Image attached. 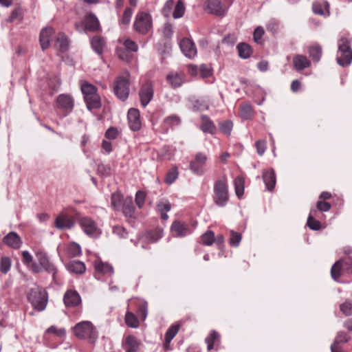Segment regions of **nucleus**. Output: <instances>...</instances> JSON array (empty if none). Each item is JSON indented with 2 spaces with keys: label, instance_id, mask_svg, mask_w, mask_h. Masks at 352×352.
Wrapping results in <instances>:
<instances>
[{
  "label": "nucleus",
  "instance_id": "obj_1",
  "mask_svg": "<svg viewBox=\"0 0 352 352\" xmlns=\"http://www.w3.org/2000/svg\"><path fill=\"white\" fill-rule=\"evenodd\" d=\"M213 201L220 207L225 206L229 201V184L226 174L223 173L214 182Z\"/></svg>",
  "mask_w": 352,
  "mask_h": 352
},
{
  "label": "nucleus",
  "instance_id": "obj_2",
  "mask_svg": "<svg viewBox=\"0 0 352 352\" xmlns=\"http://www.w3.org/2000/svg\"><path fill=\"white\" fill-rule=\"evenodd\" d=\"M72 332L77 338L87 340L91 344H94L98 338V332L90 321L78 322L72 328Z\"/></svg>",
  "mask_w": 352,
  "mask_h": 352
},
{
  "label": "nucleus",
  "instance_id": "obj_3",
  "mask_svg": "<svg viewBox=\"0 0 352 352\" xmlns=\"http://www.w3.org/2000/svg\"><path fill=\"white\" fill-rule=\"evenodd\" d=\"M351 39L349 34H342L338 41L337 63L342 66L346 67L352 62V49L351 47Z\"/></svg>",
  "mask_w": 352,
  "mask_h": 352
},
{
  "label": "nucleus",
  "instance_id": "obj_4",
  "mask_svg": "<svg viewBox=\"0 0 352 352\" xmlns=\"http://www.w3.org/2000/svg\"><path fill=\"white\" fill-rule=\"evenodd\" d=\"M80 89L89 110L97 109L101 107L100 97L97 93V88L94 85L86 80H82L80 81Z\"/></svg>",
  "mask_w": 352,
  "mask_h": 352
},
{
  "label": "nucleus",
  "instance_id": "obj_5",
  "mask_svg": "<svg viewBox=\"0 0 352 352\" xmlns=\"http://www.w3.org/2000/svg\"><path fill=\"white\" fill-rule=\"evenodd\" d=\"M28 300L33 307L38 311H43L48 302V296L47 292L39 287L32 288L28 294Z\"/></svg>",
  "mask_w": 352,
  "mask_h": 352
},
{
  "label": "nucleus",
  "instance_id": "obj_6",
  "mask_svg": "<svg viewBox=\"0 0 352 352\" xmlns=\"http://www.w3.org/2000/svg\"><path fill=\"white\" fill-rule=\"evenodd\" d=\"M133 28L136 32L142 35L148 34L153 29L151 15L148 12L139 11L135 15Z\"/></svg>",
  "mask_w": 352,
  "mask_h": 352
},
{
  "label": "nucleus",
  "instance_id": "obj_7",
  "mask_svg": "<svg viewBox=\"0 0 352 352\" xmlns=\"http://www.w3.org/2000/svg\"><path fill=\"white\" fill-rule=\"evenodd\" d=\"M130 74L125 72L118 76L113 83V91L116 96L121 100H126L129 95Z\"/></svg>",
  "mask_w": 352,
  "mask_h": 352
},
{
  "label": "nucleus",
  "instance_id": "obj_8",
  "mask_svg": "<svg viewBox=\"0 0 352 352\" xmlns=\"http://www.w3.org/2000/svg\"><path fill=\"white\" fill-rule=\"evenodd\" d=\"M197 221L191 224L181 220H174L170 226V234L175 238H184L191 234L197 226Z\"/></svg>",
  "mask_w": 352,
  "mask_h": 352
},
{
  "label": "nucleus",
  "instance_id": "obj_9",
  "mask_svg": "<svg viewBox=\"0 0 352 352\" xmlns=\"http://www.w3.org/2000/svg\"><path fill=\"white\" fill-rule=\"evenodd\" d=\"M77 221L80 227L87 235L96 238L101 234V229L92 218L87 216H79L77 217Z\"/></svg>",
  "mask_w": 352,
  "mask_h": 352
},
{
  "label": "nucleus",
  "instance_id": "obj_10",
  "mask_svg": "<svg viewBox=\"0 0 352 352\" xmlns=\"http://www.w3.org/2000/svg\"><path fill=\"white\" fill-rule=\"evenodd\" d=\"M154 96L153 82L149 79H144L140 82L139 98L141 105L146 107L152 100Z\"/></svg>",
  "mask_w": 352,
  "mask_h": 352
},
{
  "label": "nucleus",
  "instance_id": "obj_11",
  "mask_svg": "<svg viewBox=\"0 0 352 352\" xmlns=\"http://www.w3.org/2000/svg\"><path fill=\"white\" fill-rule=\"evenodd\" d=\"M232 1H230L228 6L223 4L220 0H206L205 2L206 10L218 16H224Z\"/></svg>",
  "mask_w": 352,
  "mask_h": 352
},
{
  "label": "nucleus",
  "instance_id": "obj_12",
  "mask_svg": "<svg viewBox=\"0 0 352 352\" xmlns=\"http://www.w3.org/2000/svg\"><path fill=\"white\" fill-rule=\"evenodd\" d=\"M36 257L39 263L41 270L43 269L48 273L52 274L53 279L55 282H58L57 269L55 265L50 261L46 253L43 251H38L36 253Z\"/></svg>",
  "mask_w": 352,
  "mask_h": 352
},
{
  "label": "nucleus",
  "instance_id": "obj_13",
  "mask_svg": "<svg viewBox=\"0 0 352 352\" xmlns=\"http://www.w3.org/2000/svg\"><path fill=\"white\" fill-rule=\"evenodd\" d=\"M198 242L206 246H211L213 243H215L219 248H221L224 243V237L222 234H218L215 236L214 232L208 230L200 236Z\"/></svg>",
  "mask_w": 352,
  "mask_h": 352
},
{
  "label": "nucleus",
  "instance_id": "obj_14",
  "mask_svg": "<svg viewBox=\"0 0 352 352\" xmlns=\"http://www.w3.org/2000/svg\"><path fill=\"white\" fill-rule=\"evenodd\" d=\"M56 108L63 112L62 117L66 116L74 108V100L70 95L60 94L56 98Z\"/></svg>",
  "mask_w": 352,
  "mask_h": 352
},
{
  "label": "nucleus",
  "instance_id": "obj_15",
  "mask_svg": "<svg viewBox=\"0 0 352 352\" xmlns=\"http://www.w3.org/2000/svg\"><path fill=\"white\" fill-rule=\"evenodd\" d=\"M141 342L134 335H125L122 340V348L125 352H140Z\"/></svg>",
  "mask_w": 352,
  "mask_h": 352
},
{
  "label": "nucleus",
  "instance_id": "obj_16",
  "mask_svg": "<svg viewBox=\"0 0 352 352\" xmlns=\"http://www.w3.org/2000/svg\"><path fill=\"white\" fill-rule=\"evenodd\" d=\"M132 311L136 312L137 316L142 320H145L148 314V303L141 299L130 300L128 303Z\"/></svg>",
  "mask_w": 352,
  "mask_h": 352
},
{
  "label": "nucleus",
  "instance_id": "obj_17",
  "mask_svg": "<svg viewBox=\"0 0 352 352\" xmlns=\"http://www.w3.org/2000/svg\"><path fill=\"white\" fill-rule=\"evenodd\" d=\"M207 162V156L203 153L195 155V159L190 163V168L197 175H202L205 171V166Z\"/></svg>",
  "mask_w": 352,
  "mask_h": 352
},
{
  "label": "nucleus",
  "instance_id": "obj_18",
  "mask_svg": "<svg viewBox=\"0 0 352 352\" xmlns=\"http://www.w3.org/2000/svg\"><path fill=\"white\" fill-rule=\"evenodd\" d=\"M63 302L67 307H81L82 300L80 294L76 290L68 289L64 294Z\"/></svg>",
  "mask_w": 352,
  "mask_h": 352
},
{
  "label": "nucleus",
  "instance_id": "obj_19",
  "mask_svg": "<svg viewBox=\"0 0 352 352\" xmlns=\"http://www.w3.org/2000/svg\"><path fill=\"white\" fill-rule=\"evenodd\" d=\"M84 30L86 32H96L101 30L99 20L91 12L87 13L83 19Z\"/></svg>",
  "mask_w": 352,
  "mask_h": 352
},
{
  "label": "nucleus",
  "instance_id": "obj_20",
  "mask_svg": "<svg viewBox=\"0 0 352 352\" xmlns=\"http://www.w3.org/2000/svg\"><path fill=\"white\" fill-rule=\"evenodd\" d=\"M127 119L131 130L133 131H138L141 129L142 122L140 119V113L138 109H130L128 111Z\"/></svg>",
  "mask_w": 352,
  "mask_h": 352
},
{
  "label": "nucleus",
  "instance_id": "obj_21",
  "mask_svg": "<svg viewBox=\"0 0 352 352\" xmlns=\"http://www.w3.org/2000/svg\"><path fill=\"white\" fill-rule=\"evenodd\" d=\"M166 80L172 88L177 89L186 82V76L183 72L172 71L166 75Z\"/></svg>",
  "mask_w": 352,
  "mask_h": 352
},
{
  "label": "nucleus",
  "instance_id": "obj_22",
  "mask_svg": "<svg viewBox=\"0 0 352 352\" xmlns=\"http://www.w3.org/2000/svg\"><path fill=\"white\" fill-rule=\"evenodd\" d=\"M183 54L188 58H194L197 54V48L194 42L188 38H184L179 42Z\"/></svg>",
  "mask_w": 352,
  "mask_h": 352
},
{
  "label": "nucleus",
  "instance_id": "obj_23",
  "mask_svg": "<svg viewBox=\"0 0 352 352\" xmlns=\"http://www.w3.org/2000/svg\"><path fill=\"white\" fill-rule=\"evenodd\" d=\"M3 242L7 246L17 250L21 246L22 241L19 235L15 232H10L3 237Z\"/></svg>",
  "mask_w": 352,
  "mask_h": 352
},
{
  "label": "nucleus",
  "instance_id": "obj_24",
  "mask_svg": "<svg viewBox=\"0 0 352 352\" xmlns=\"http://www.w3.org/2000/svg\"><path fill=\"white\" fill-rule=\"evenodd\" d=\"M54 34V30L52 28H45L41 31L39 41L43 50L50 47L52 36Z\"/></svg>",
  "mask_w": 352,
  "mask_h": 352
},
{
  "label": "nucleus",
  "instance_id": "obj_25",
  "mask_svg": "<svg viewBox=\"0 0 352 352\" xmlns=\"http://www.w3.org/2000/svg\"><path fill=\"white\" fill-rule=\"evenodd\" d=\"M199 129L206 133L214 135L217 132V127L213 121L206 115L201 116V124Z\"/></svg>",
  "mask_w": 352,
  "mask_h": 352
},
{
  "label": "nucleus",
  "instance_id": "obj_26",
  "mask_svg": "<svg viewBox=\"0 0 352 352\" xmlns=\"http://www.w3.org/2000/svg\"><path fill=\"white\" fill-rule=\"evenodd\" d=\"M254 109L250 102H242L239 107V116L243 120H252L254 117Z\"/></svg>",
  "mask_w": 352,
  "mask_h": 352
},
{
  "label": "nucleus",
  "instance_id": "obj_27",
  "mask_svg": "<svg viewBox=\"0 0 352 352\" xmlns=\"http://www.w3.org/2000/svg\"><path fill=\"white\" fill-rule=\"evenodd\" d=\"M263 179L268 190L272 191L276 186V178L274 170L272 168L263 171Z\"/></svg>",
  "mask_w": 352,
  "mask_h": 352
},
{
  "label": "nucleus",
  "instance_id": "obj_28",
  "mask_svg": "<svg viewBox=\"0 0 352 352\" xmlns=\"http://www.w3.org/2000/svg\"><path fill=\"white\" fill-rule=\"evenodd\" d=\"M54 224L60 230L69 229L74 226V220L68 215L61 213L56 218Z\"/></svg>",
  "mask_w": 352,
  "mask_h": 352
},
{
  "label": "nucleus",
  "instance_id": "obj_29",
  "mask_svg": "<svg viewBox=\"0 0 352 352\" xmlns=\"http://www.w3.org/2000/svg\"><path fill=\"white\" fill-rule=\"evenodd\" d=\"M293 65L295 69L298 71L302 70L311 66V61L306 56L302 54H296L292 59Z\"/></svg>",
  "mask_w": 352,
  "mask_h": 352
},
{
  "label": "nucleus",
  "instance_id": "obj_30",
  "mask_svg": "<svg viewBox=\"0 0 352 352\" xmlns=\"http://www.w3.org/2000/svg\"><path fill=\"white\" fill-rule=\"evenodd\" d=\"M66 336V331L64 328L58 327L55 325L50 327L45 333V338L50 339L51 338H56L59 340H63Z\"/></svg>",
  "mask_w": 352,
  "mask_h": 352
},
{
  "label": "nucleus",
  "instance_id": "obj_31",
  "mask_svg": "<svg viewBox=\"0 0 352 352\" xmlns=\"http://www.w3.org/2000/svg\"><path fill=\"white\" fill-rule=\"evenodd\" d=\"M96 275L111 276L113 274V268L109 263L96 261L94 264Z\"/></svg>",
  "mask_w": 352,
  "mask_h": 352
},
{
  "label": "nucleus",
  "instance_id": "obj_32",
  "mask_svg": "<svg viewBox=\"0 0 352 352\" xmlns=\"http://www.w3.org/2000/svg\"><path fill=\"white\" fill-rule=\"evenodd\" d=\"M312 10L316 14L328 16L329 14V4L326 1H316L313 3Z\"/></svg>",
  "mask_w": 352,
  "mask_h": 352
},
{
  "label": "nucleus",
  "instance_id": "obj_33",
  "mask_svg": "<svg viewBox=\"0 0 352 352\" xmlns=\"http://www.w3.org/2000/svg\"><path fill=\"white\" fill-rule=\"evenodd\" d=\"M122 213L126 217L135 218V208L133 206V199L131 197H127L124 199L123 205L121 207Z\"/></svg>",
  "mask_w": 352,
  "mask_h": 352
},
{
  "label": "nucleus",
  "instance_id": "obj_34",
  "mask_svg": "<svg viewBox=\"0 0 352 352\" xmlns=\"http://www.w3.org/2000/svg\"><path fill=\"white\" fill-rule=\"evenodd\" d=\"M125 324L127 327L130 328H138L140 326V322L138 317L135 315L133 312L132 309L127 306V310L124 316Z\"/></svg>",
  "mask_w": 352,
  "mask_h": 352
},
{
  "label": "nucleus",
  "instance_id": "obj_35",
  "mask_svg": "<svg viewBox=\"0 0 352 352\" xmlns=\"http://www.w3.org/2000/svg\"><path fill=\"white\" fill-rule=\"evenodd\" d=\"M350 340V336L345 332H340L333 344L331 346V352H344L340 346V344L346 343Z\"/></svg>",
  "mask_w": 352,
  "mask_h": 352
},
{
  "label": "nucleus",
  "instance_id": "obj_36",
  "mask_svg": "<svg viewBox=\"0 0 352 352\" xmlns=\"http://www.w3.org/2000/svg\"><path fill=\"white\" fill-rule=\"evenodd\" d=\"M175 149L169 146H163L158 152L157 158L160 161H170L175 155Z\"/></svg>",
  "mask_w": 352,
  "mask_h": 352
},
{
  "label": "nucleus",
  "instance_id": "obj_37",
  "mask_svg": "<svg viewBox=\"0 0 352 352\" xmlns=\"http://www.w3.org/2000/svg\"><path fill=\"white\" fill-rule=\"evenodd\" d=\"M66 267L70 272L79 274H83L86 270L85 263L76 260L69 261L66 265Z\"/></svg>",
  "mask_w": 352,
  "mask_h": 352
},
{
  "label": "nucleus",
  "instance_id": "obj_38",
  "mask_svg": "<svg viewBox=\"0 0 352 352\" xmlns=\"http://www.w3.org/2000/svg\"><path fill=\"white\" fill-rule=\"evenodd\" d=\"M69 47V41L67 36L63 34L59 33L56 38L54 47L60 52H64L67 50Z\"/></svg>",
  "mask_w": 352,
  "mask_h": 352
},
{
  "label": "nucleus",
  "instance_id": "obj_39",
  "mask_svg": "<svg viewBox=\"0 0 352 352\" xmlns=\"http://www.w3.org/2000/svg\"><path fill=\"white\" fill-rule=\"evenodd\" d=\"M308 53L314 62L318 63L322 54V47L318 44L311 45L308 48Z\"/></svg>",
  "mask_w": 352,
  "mask_h": 352
},
{
  "label": "nucleus",
  "instance_id": "obj_40",
  "mask_svg": "<svg viewBox=\"0 0 352 352\" xmlns=\"http://www.w3.org/2000/svg\"><path fill=\"white\" fill-rule=\"evenodd\" d=\"M234 186L236 195L241 199L245 190V177L243 175H238L234 179Z\"/></svg>",
  "mask_w": 352,
  "mask_h": 352
},
{
  "label": "nucleus",
  "instance_id": "obj_41",
  "mask_svg": "<svg viewBox=\"0 0 352 352\" xmlns=\"http://www.w3.org/2000/svg\"><path fill=\"white\" fill-rule=\"evenodd\" d=\"M179 329V326L177 324L172 325L168 329L165 334V342L164 344L165 349L167 350L169 349L170 342L178 333Z\"/></svg>",
  "mask_w": 352,
  "mask_h": 352
},
{
  "label": "nucleus",
  "instance_id": "obj_42",
  "mask_svg": "<svg viewBox=\"0 0 352 352\" xmlns=\"http://www.w3.org/2000/svg\"><path fill=\"white\" fill-rule=\"evenodd\" d=\"M91 45L94 50L98 54H102L105 46V41L100 36H95L91 39Z\"/></svg>",
  "mask_w": 352,
  "mask_h": 352
},
{
  "label": "nucleus",
  "instance_id": "obj_43",
  "mask_svg": "<svg viewBox=\"0 0 352 352\" xmlns=\"http://www.w3.org/2000/svg\"><path fill=\"white\" fill-rule=\"evenodd\" d=\"M220 341V335L219 333L212 330L210 332L208 336L206 338V343L207 344V349L208 351H211L214 349V345L218 344Z\"/></svg>",
  "mask_w": 352,
  "mask_h": 352
},
{
  "label": "nucleus",
  "instance_id": "obj_44",
  "mask_svg": "<svg viewBox=\"0 0 352 352\" xmlns=\"http://www.w3.org/2000/svg\"><path fill=\"white\" fill-rule=\"evenodd\" d=\"M23 262L28 266L30 267L32 271L34 273L41 272V268L38 265L33 262L32 255L27 251H24L22 253Z\"/></svg>",
  "mask_w": 352,
  "mask_h": 352
},
{
  "label": "nucleus",
  "instance_id": "obj_45",
  "mask_svg": "<svg viewBox=\"0 0 352 352\" xmlns=\"http://www.w3.org/2000/svg\"><path fill=\"white\" fill-rule=\"evenodd\" d=\"M171 209V205L168 201H162L157 204V210L163 220H167V212Z\"/></svg>",
  "mask_w": 352,
  "mask_h": 352
},
{
  "label": "nucleus",
  "instance_id": "obj_46",
  "mask_svg": "<svg viewBox=\"0 0 352 352\" xmlns=\"http://www.w3.org/2000/svg\"><path fill=\"white\" fill-rule=\"evenodd\" d=\"M181 123L180 118L177 115H171L164 118L163 126L167 131L169 128L173 129L179 126Z\"/></svg>",
  "mask_w": 352,
  "mask_h": 352
},
{
  "label": "nucleus",
  "instance_id": "obj_47",
  "mask_svg": "<svg viewBox=\"0 0 352 352\" xmlns=\"http://www.w3.org/2000/svg\"><path fill=\"white\" fill-rule=\"evenodd\" d=\"M65 252L69 257H76L82 254L80 246L74 242L69 243L67 245Z\"/></svg>",
  "mask_w": 352,
  "mask_h": 352
},
{
  "label": "nucleus",
  "instance_id": "obj_48",
  "mask_svg": "<svg viewBox=\"0 0 352 352\" xmlns=\"http://www.w3.org/2000/svg\"><path fill=\"white\" fill-rule=\"evenodd\" d=\"M237 50L239 56L242 58H248L252 54V49L250 45L245 43L238 44Z\"/></svg>",
  "mask_w": 352,
  "mask_h": 352
},
{
  "label": "nucleus",
  "instance_id": "obj_49",
  "mask_svg": "<svg viewBox=\"0 0 352 352\" xmlns=\"http://www.w3.org/2000/svg\"><path fill=\"white\" fill-rule=\"evenodd\" d=\"M124 199L123 198L122 195L119 192H115L111 195V204L112 207L115 210H120L121 207L123 205V202H124Z\"/></svg>",
  "mask_w": 352,
  "mask_h": 352
},
{
  "label": "nucleus",
  "instance_id": "obj_50",
  "mask_svg": "<svg viewBox=\"0 0 352 352\" xmlns=\"http://www.w3.org/2000/svg\"><path fill=\"white\" fill-rule=\"evenodd\" d=\"M344 274L345 272H343L341 262L336 261L333 264L331 270V275L332 278L334 280L338 281L339 278L341 277V276H342Z\"/></svg>",
  "mask_w": 352,
  "mask_h": 352
},
{
  "label": "nucleus",
  "instance_id": "obj_51",
  "mask_svg": "<svg viewBox=\"0 0 352 352\" xmlns=\"http://www.w3.org/2000/svg\"><path fill=\"white\" fill-rule=\"evenodd\" d=\"M163 236V229L156 228L154 230H149L146 233V238L151 242H156Z\"/></svg>",
  "mask_w": 352,
  "mask_h": 352
},
{
  "label": "nucleus",
  "instance_id": "obj_52",
  "mask_svg": "<svg viewBox=\"0 0 352 352\" xmlns=\"http://www.w3.org/2000/svg\"><path fill=\"white\" fill-rule=\"evenodd\" d=\"M133 9L131 7H126L120 17L119 23L122 25H128L130 23Z\"/></svg>",
  "mask_w": 352,
  "mask_h": 352
},
{
  "label": "nucleus",
  "instance_id": "obj_53",
  "mask_svg": "<svg viewBox=\"0 0 352 352\" xmlns=\"http://www.w3.org/2000/svg\"><path fill=\"white\" fill-rule=\"evenodd\" d=\"M178 169L177 167L175 166H173L171 167L168 173H166V177L164 179L165 183L168 184H173L178 177Z\"/></svg>",
  "mask_w": 352,
  "mask_h": 352
},
{
  "label": "nucleus",
  "instance_id": "obj_54",
  "mask_svg": "<svg viewBox=\"0 0 352 352\" xmlns=\"http://www.w3.org/2000/svg\"><path fill=\"white\" fill-rule=\"evenodd\" d=\"M219 127L221 133L228 136L232 132L233 122L229 120H224L219 124Z\"/></svg>",
  "mask_w": 352,
  "mask_h": 352
},
{
  "label": "nucleus",
  "instance_id": "obj_55",
  "mask_svg": "<svg viewBox=\"0 0 352 352\" xmlns=\"http://www.w3.org/2000/svg\"><path fill=\"white\" fill-rule=\"evenodd\" d=\"M185 12V6L182 0H179L176 5L174 6L173 12V16L174 19H179L183 16Z\"/></svg>",
  "mask_w": 352,
  "mask_h": 352
},
{
  "label": "nucleus",
  "instance_id": "obj_56",
  "mask_svg": "<svg viewBox=\"0 0 352 352\" xmlns=\"http://www.w3.org/2000/svg\"><path fill=\"white\" fill-rule=\"evenodd\" d=\"M23 18V10L21 7L15 8L11 12L9 21L10 22H21Z\"/></svg>",
  "mask_w": 352,
  "mask_h": 352
},
{
  "label": "nucleus",
  "instance_id": "obj_57",
  "mask_svg": "<svg viewBox=\"0 0 352 352\" xmlns=\"http://www.w3.org/2000/svg\"><path fill=\"white\" fill-rule=\"evenodd\" d=\"M199 78H207L212 75V69L210 66L202 64L199 66Z\"/></svg>",
  "mask_w": 352,
  "mask_h": 352
},
{
  "label": "nucleus",
  "instance_id": "obj_58",
  "mask_svg": "<svg viewBox=\"0 0 352 352\" xmlns=\"http://www.w3.org/2000/svg\"><path fill=\"white\" fill-rule=\"evenodd\" d=\"M116 54L120 59L126 62H130L133 57V55L130 54V52L126 51L125 48L117 47Z\"/></svg>",
  "mask_w": 352,
  "mask_h": 352
},
{
  "label": "nucleus",
  "instance_id": "obj_59",
  "mask_svg": "<svg viewBox=\"0 0 352 352\" xmlns=\"http://www.w3.org/2000/svg\"><path fill=\"white\" fill-rule=\"evenodd\" d=\"M122 45L126 51L130 52H136L138 50L137 43L130 38H124L122 41Z\"/></svg>",
  "mask_w": 352,
  "mask_h": 352
},
{
  "label": "nucleus",
  "instance_id": "obj_60",
  "mask_svg": "<svg viewBox=\"0 0 352 352\" xmlns=\"http://www.w3.org/2000/svg\"><path fill=\"white\" fill-rule=\"evenodd\" d=\"M146 193L143 190H138L135 194V201L139 208H142L145 203Z\"/></svg>",
  "mask_w": 352,
  "mask_h": 352
},
{
  "label": "nucleus",
  "instance_id": "obj_61",
  "mask_svg": "<svg viewBox=\"0 0 352 352\" xmlns=\"http://www.w3.org/2000/svg\"><path fill=\"white\" fill-rule=\"evenodd\" d=\"M338 261L341 262L343 272H344L345 274H351L352 273V258H351L348 257V258H345L343 259H340Z\"/></svg>",
  "mask_w": 352,
  "mask_h": 352
},
{
  "label": "nucleus",
  "instance_id": "obj_62",
  "mask_svg": "<svg viewBox=\"0 0 352 352\" xmlns=\"http://www.w3.org/2000/svg\"><path fill=\"white\" fill-rule=\"evenodd\" d=\"M265 34L264 29L261 26H258L254 31L253 38L257 44L263 43V36Z\"/></svg>",
  "mask_w": 352,
  "mask_h": 352
},
{
  "label": "nucleus",
  "instance_id": "obj_63",
  "mask_svg": "<svg viewBox=\"0 0 352 352\" xmlns=\"http://www.w3.org/2000/svg\"><path fill=\"white\" fill-rule=\"evenodd\" d=\"M11 260L8 256H4L1 258L0 261V271L3 274H6L10 269Z\"/></svg>",
  "mask_w": 352,
  "mask_h": 352
},
{
  "label": "nucleus",
  "instance_id": "obj_64",
  "mask_svg": "<svg viewBox=\"0 0 352 352\" xmlns=\"http://www.w3.org/2000/svg\"><path fill=\"white\" fill-rule=\"evenodd\" d=\"M340 311L345 316L352 315V300H347L340 306Z\"/></svg>",
  "mask_w": 352,
  "mask_h": 352
}]
</instances>
